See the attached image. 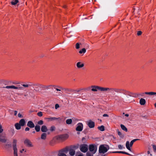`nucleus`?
<instances>
[{
    "label": "nucleus",
    "mask_w": 156,
    "mask_h": 156,
    "mask_svg": "<svg viewBox=\"0 0 156 156\" xmlns=\"http://www.w3.org/2000/svg\"><path fill=\"white\" fill-rule=\"evenodd\" d=\"M68 137H53L50 141V144L53 145L57 143L63 142L67 139Z\"/></svg>",
    "instance_id": "obj_1"
},
{
    "label": "nucleus",
    "mask_w": 156,
    "mask_h": 156,
    "mask_svg": "<svg viewBox=\"0 0 156 156\" xmlns=\"http://www.w3.org/2000/svg\"><path fill=\"white\" fill-rule=\"evenodd\" d=\"M109 146L107 144H102L100 145L99 149V154H104L109 149Z\"/></svg>",
    "instance_id": "obj_2"
},
{
    "label": "nucleus",
    "mask_w": 156,
    "mask_h": 156,
    "mask_svg": "<svg viewBox=\"0 0 156 156\" xmlns=\"http://www.w3.org/2000/svg\"><path fill=\"white\" fill-rule=\"evenodd\" d=\"M42 84L38 83H31V86L34 89V90L36 92H39V90L41 88Z\"/></svg>",
    "instance_id": "obj_3"
},
{
    "label": "nucleus",
    "mask_w": 156,
    "mask_h": 156,
    "mask_svg": "<svg viewBox=\"0 0 156 156\" xmlns=\"http://www.w3.org/2000/svg\"><path fill=\"white\" fill-rule=\"evenodd\" d=\"M140 140V139H134L132 140L130 142V143L129 144V141H126V148L129 151H131V149L130 148V147H132L133 144L134 142H135V141Z\"/></svg>",
    "instance_id": "obj_4"
},
{
    "label": "nucleus",
    "mask_w": 156,
    "mask_h": 156,
    "mask_svg": "<svg viewBox=\"0 0 156 156\" xmlns=\"http://www.w3.org/2000/svg\"><path fill=\"white\" fill-rule=\"evenodd\" d=\"M17 140L15 139L13 140L12 142V146L14 151V156H18L17 155Z\"/></svg>",
    "instance_id": "obj_5"
},
{
    "label": "nucleus",
    "mask_w": 156,
    "mask_h": 156,
    "mask_svg": "<svg viewBox=\"0 0 156 156\" xmlns=\"http://www.w3.org/2000/svg\"><path fill=\"white\" fill-rule=\"evenodd\" d=\"M77 147L75 145H71L69 149V154L71 156H74L75 154V150L77 149Z\"/></svg>",
    "instance_id": "obj_6"
},
{
    "label": "nucleus",
    "mask_w": 156,
    "mask_h": 156,
    "mask_svg": "<svg viewBox=\"0 0 156 156\" xmlns=\"http://www.w3.org/2000/svg\"><path fill=\"white\" fill-rule=\"evenodd\" d=\"M91 90L93 91H97L98 90L101 91H104V87L99 86H92Z\"/></svg>",
    "instance_id": "obj_7"
},
{
    "label": "nucleus",
    "mask_w": 156,
    "mask_h": 156,
    "mask_svg": "<svg viewBox=\"0 0 156 156\" xmlns=\"http://www.w3.org/2000/svg\"><path fill=\"white\" fill-rule=\"evenodd\" d=\"M80 151L83 153H85L87 151L88 146L87 144H83L80 146Z\"/></svg>",
    "instance_id": "obj_8"
},
{
    "label": "nucleus",
    "mask_w": 156,
    "mask_h": 156,
    "mask_svg": "<svg viewBox=\"0 0 156 156\" xmlns=\"http://www.w3.org/2000/svg\"><path fill=\"white\" fill-rule=\"evenodd\" d=\"M76 130L77 131H81L82 130L83 128V125L82 123H78L76 126Z\"/></svg>",
    "instance_id": "obj_9"
},
{
    "label": "nucleus",
    "mask_w": 156,
    "mask_h": 156,
    "mask_svg": "<svg viewBox=\"0 0 156 156\" xmlns=\"http://www.w3.org/2000/svg\"><path fill=\"white\" fill-rule=\"evenodd\" d=\"M7 142V143L4 145V148L5 150L9 151L12 148V144L11 143H9L8 141Z\"/></svg>",
    "instance_id": "obj_10"
},
{
    "label": "nucleus",
    "mask_w": 156,
    "mask_h": 156,
    "mask_svg": "<svg viewBox=\"0 0 156 156\" xmlns=\"http://www.w3.org/2000/svg\"><path fill=\"white\" fill-rule=\"evenodd\" d=\"M24 144L26 146L28 147H33L32 142L28 139H26L24 140Z\"/></svg>",
    "instance_id": "obj_11"
},
{
    "label": "nucleus",
    "mask_w": 156,
    "mask_h": 156,
    "mask_svg": "<svg viewBox=\"0 0 156 156\" xmlns=\"http://www.w3.org/2000/svg\"><path fill=\"white\" fill-rule=\"evenodd\" d=\"M70 146H66L65 147L60 150L58 152L62 153H67L69 151Z\"/></svg>",
    "instance_id": "obj_12"
},
{
    "label": "nucleus",
    "mask_w": 156,
    "mask_h": 156,
    "mask_svg": "<svg viewBox=\"0 0 156 156\" xmlns=\"http://www.w3.org/2000/svg\"><path fill=\"white\" fill-rule=\"evenodd\" d=\"M87 125L90 128H94L95 126V123L91 120H90L87 122Z\"/></svg>",
    "instance_id": "obj_13"
},
{
    "label": "nucleus",
    "mask_w": 156,
    "mask_h": 156,
    "mask_svg": "<svg viewBox=\"0 0 156 156\" xmlns=\"http://www.w3.org/2000/svg\"><path fill=\"white\" fill-rule=\"evenodd\" d=\"M115 88H109L108 87H104V91H109V92H110L113 95L115 94L114 93V90L113 89H115Z\"/></svg>",
    "instance_id": "obj_14"
},
{
    "label": "nucleus",
    "mask_w": 156,
    "mask_h": 156,
    "mask_svg": "<svg viewBox=\"0 0 156 156\" xmlns=\"http://www.w3.org/2000/svg\"><path fill=\"white\" fill-rule=\"evenodd\" d=\"M110 153H121V154H127L129 155H131L129 153H128L126 152H125V151H112V152H109Z\"/></svg>",
    "instance_id": "obj_15"
},
{
    "label": "nucleus",
    "mask_w": 156,
    "mask_h": 156,
    "mask_svg": "<svg viewBox=\"0 0 156 156\" xmlns=\"http://www.w3.org/2000/svg\"><path fill=\"white\" fill-rule=\"evenodd\" d=\"M27 126L30 128H33L34 127L35 125L33 122L29 121L27 122Z\"/></svg>",
    "instance_id": "obj_16"
},
{
    "label": "nucleus",
    "mask_w": 156,
    "mask_h": 156,
    "mask_svg": "<svg viewBox=\"0 0 156 156\" xmlns=\"http://www.w3.org/2000/svg\"><path fill=\"white\" fill-rule=\"evenodd\" d=\"M58 119H60L59 118H56L55 117H51L50 118H45V119L46 120H48V121H52L53 120H56Z\"/></svg>",
    "instance_id": "obj_17"
},
{
    "label": "nucleus",
    "mask_w": 156,
    "mask_h": 156,
    "mask_svg": "<svg viewBox=\"0 0 156 156\" xmlns=\"http://www.w3.org/2000/svg\"><path fill=\"white\" fill-rule=\"evenodd\" d=\"M76 66L78 68H80L83 67L84 66V64L81 62H78L77 63Z\"/></svg>",
    "instance_id": "obj_18"
},
{
    "label": "nucleus",
    "mask_w": 156,
    "mask_h": 156,
    "mask_svg": "<svg viewBox=\"0 0 156 156\" xmlns=\"http://www.w3.org/2000/svg\"><path fill=\"white\" fill-rule=\"evenodd\" d=\"M8 141L6 137H0V142L2 143H5Z\"/></svg>",
    "instance_id": "obj_19"
},
{
    "label": "nucleus",
    "mask_w": 156,
    "mask_h": 156,
    "mask_svg": "<svg viewBox=\"0 0 156 156\" xmlns=\"http://www.w3.org/2000/svg\"><path fill=\"white\" fill-rule=\"evenodd\" d=\"M52 86V85H49L48 86H45L42 84L41 88L44 89V90H48L51 88V87Z\"/></svg>",
    "instance_id": "obj_20"
},
{
    "label": "nucleus",
    "mask_w": 156,
    "mask_h": 156,
    "mask_svg": "<svg viewBox=\"0 0 156 156\" xmlns=\"http://www.w3.org/2000/svg\"><path fill=\"white\" fill-rule=\"evenodd\" d=\"M114 90V91L118 93H122V89L115 88V89H113Z\"/></svg>",
    "instance_id": "obj_21"
},
{
    "label": "nucleus",
    "mask_w": 156,
    "mask_h": 156,
    "mask_svg": "<svg viewBox=\"0 0 156 156\" xmlns=\"http://www.w3.org/2000/svg\"><path fill=\"white\" fill-rule=\"evenodd\" d=\"M89 149L90 152H94L95 150V146L93 145H90L89 147Z\"/></svg>",
    "instance_id": "obj_22"
},
{
    "label": "nucleus",
    "mask_w": 156,
    "mask_h": 156,
    "mask_svg": "<svg viewBox=\"0 0 156 156\" xmlns=\"http://www.w3.org/2000/svg\"><path fill=\"white\" fill-rule=\"evenodd\" d=\"M144 94H148V95H156V92H145L144 93ZM144 94V93H143L141 95V96H143V94Z\"/></svg>",
    "instance_id": "obj_23"
},
{
    "label": "nucleus",
    "mask_w": 156,
    "mask_h": 156,
    "mask_svg": "<svg viewBox=\"0 0 156 156\" xmlns=\"http://www.w3.org/2000/svg\"><path fill=\"white\" fill-rule=\"evenodd\" d=\"M19 124L21 126H23L25 125V121L24 119H21L19 121Z\"/></svg>",
    "instance_id": "obj_24"
},
{
    "label": "nucleus",
    "mask_w": 156,
    "mask_h": 156,
    "mask_svg": "<svg viewBox=\"0 0 156 156\" xmlns=\"http://www.w3.org/2000/svg\"><path fill=\"white\" fill-rule=\"evenodd\" d=\"M41 131L42 132H45L48 131V129L47 127L44 125L42 126L41 128Z\"/></svg>",
    "instance_id": "obj_25"
},
{
    "label": "nucleus",
    "mask_w": 156,
    "mask_h": 156,
    "mask_svg": "<svg viewBox=\"0 0 156 156\" xmlns=\"http://www.w3.org/2000/svg\"><path fill=\"white\" fill-rule=\"evenodd\" d=\"M96 151V150H95V151L91 153L90 152H87L86 153V156H93V154H95Z\"/></svg>",
    "instance_id": "obj_26"
},
{
    "label": "nucleus",
    "mask_w": 156,
    "mask_h": 156,
    "mask_svg": "<svg viewBox=\"0 0 156 156\" xmlns=\"http://www.w3.org/2000/svg\"><path fill=\"white\" fill-rule=\"evenodd\" d=\"M146 101L145 99L142 98L140 100V103L141 105H144Z\"/></svg>",
    "instance_id": "obj_27"
},
{
    "label": "nucleus",
    "mask_w": 156,
    "mask_h": 156,
    "mask_svg": "<svg viewBox=\"0 0 156 156\" xmlns=\"http://www.w3.org/2000/svg\"><path fill=\"white\" fill-rule=\"evenodd\" d=\"M15 128L17 130H19L21 129V126L20 124H19L18 123H16L15 124Z\"/></svg>",
    "instance_id": "obj_28"
},
{
    "label": "nucleus",
    "mask_w": 156,
    "mask_h": 156,
    "mask_svg": "<svg viewBox=\"0 0 156 156\" xmlns=\"http://www.w3.org/2000/svg\"><path fill=\"white\" fill-rule=\"evenodd\" d=\"M64 90L67 93H68V92H72L76 91L75 90L69 88H65L64 89Z\"/></svg>",
    "instance_id": "obj_29"
},
{
    "label": "nucleus",
    "mask_w": 156,
    "mask_h": 156,
    "mask_svg": "<svg viewBox=\"0 0 156 156\" xmlns=\"http://www.w3.org/2000/svg\"><path fill=\"white\" fill-rule=\"evenodd\" d=\"M16 88H14L15 89H18V90H23L24 88L20 85H18L17 87H16Z\"/></svg>",
    "instance_id": "obj_30"
},
{
    "label": "nucleus",
    "mask_w": 156,
    "mask_h": 156,
    "mask_svg": "<svg viewBox=\"0 0 156 156\" xmlns=\"http://www.w3.org/2000/svg\"><path fill=\"white\" fill-rule=\"evenodd\" d=\"M120 126H121V129L125 131L126 132H127V128L124 125H123L122 124H121L120 125Z\"/></svg>",
    "instance_id": "obj_31"
},
{
    "label": "nucleus",
    "mask_w": 156,
    "mask_h": 156,
    "mask_svg": "<svg viewBox=\"0 0 156 156\" xmlns=\"http://www.w3.org/2000/svg\"><path fill=\"white\" fill-rule=\"evenodd\" d=\"M3 88H6L7 89H9V88H16V86L12 85V86H7L6 87H3Z\"/></svg>",
    "instance_id": "obj_32"
},
{
    "label": "nucleus",
    "mask_w": 156,
    "mask_h": 156,
    "mask_svg": "<svg viewBox=\"0 0 156 156\" xmlns=\"http://www.w3.org/2000/svg\"><path fill=\"white\" fill-rule=\"evenodd\" d=\"M98 129L101 131H104L105 130L104 126L102 125L101 126H98Z\"/></svg>",
    "instance_id": "obj_33"
},
{
    "label": "nucleus",
    "mask_w": 156,
    "mask_h": 156,
    "mask_svg": "<svg viewBox=\"0 0 156 156\" xmlns=\"http://www.w3.org/2000/svg\"><path fill=\"white\" fill-rule=\"evenodd\" d=\"M18 2V0H12V1L11 2V3L12 5H15Z\"/></svg>",
    "instance_id": "obj_34"
},
{
    "label": "nucleus",
    "mask_w": 156,
    "mask_h": 156,
    "mask_svg": "<svg viewBox=\"0 0 156 156\" xmlns=\"http://www.w3.org/2000/svg\"><path fill=\"white\" fill-rule=\"evenodd\" d=\"M35 127V129L37 132H39L40 130V126L39 125H36Z\"/></svg>",
    "instance_id": "obj_35"
},
{
    "label": "nucleus",
    "mask_w": 156,
    "mask_h": 156,
    "mask_svg": "<svg viewBox=\"0 0 156 156\" xmlns=\"http://www.w3.org/2000/svg\"><path fill=\"white\" fill-rule=\"evenodd\" d=\"M31 83H29V84H21V86H22L24 87H31Z\"/></svg>",
    "instance_id": "obj_36"
},
{
    "label": "nucleus",
    "mask_w": 156,
    "mask_h": 156,
    "mask_svg": "<svg viewBox=\"0 0 156 156\" xmlns=\"http://www.w3.org/2000/svg\"><path fill=\"white\" fill-rule=\"evenodd\" d=\"M72 122V120L71 119H67L66 121V123L67 124H71Z\"/></svg>",
    "instance_id": "obj_37"
},
{
    "label": "nucleus",
    "mask_w": 156,
    "mask_h": 156,
    "mask_svg": "<svg viewBox=\"0 0 156 156\" xmlns=\"http://www.w3.org/2000/svg\"><path fill=\"white\" fill-rule=\"evenodd\" d=\"M86 52V49L85 48H83L81 50H80L79 51V53L80 54H82V53H85Z\"/></svg>",
    "instance_id": "obj_38"
},
{
    "label": "nucleus",
    "mask_w": 156,
    "mask_h": 156,
    "mask_svg": "<svg viewBox=\"0 0 156 156\" xmlns=\"http://www.w3.org/2000/svg\"><path fill=\"white\" fill-rule=\"evenodd\" d=\"M58 156H67L65 153H62L59 152H58Z\"/></svg>",
    "instance_id": "obj_39"
},
{
    "label": "nucleus",
    "mask_w": 156,
    "mask_h": 156,
    "mask_svg": "<svg viewBox=\"0 0 156 156\" xmlns=\"http://www.w3.org/2000/svg\"><path fill=\"white\" fill-rule=\"evenodd\" d=\"M55 127L54 126H52L50 128V131L51 132H52L55 130Z\"/></svg>",
    "instance_id": "obj_40"
},
{
    "label": "nucleus",
    "mask_w": 156,
    "mask_h": 156,
    "mask_svg": "<svg viewBox=\"0 0 156 156\" xmlns=\"http://www.w3.org/2000/svg\"><path fill=\"white\" fill-rule=\"evenodd\" d=\"M122 93L124 94L127 95L128 91H127L123 89H122Z\"/></svg>",
    "instance_id": "obj_41"
},
{
    "label": "nucleus",
    "mask_w": 156,
    "mask_h": 156,
    "mask_svg": "<svg viewBox=\"0 0 156 156\" xmlns=\"http://www.w3.org/2000/svg\"><path fill=\"white\" fill-rule=\"evenodd\" d=\"M88 129H85L83 131V133L84 134H88Z\"/></svg>",
    "instance_id": "obj_42"
},
{
    "label": "nucleus",
    "mask_w": 156,
    "mask_h": 156,
    "mask_svg": "<svg viewBox=\"0 0 156 156\" xmlns=\"http://www.w3.org/2000/svg\"><path fill=\"white\" fill-rule=\"evenodd\" d=\"M43 123V121L42 120H40L38 122V124L39 125H42Z\"/></svg>",
    "instance_id": "obj_43"
},
{
    "label": "nucleus",
    "mask_w": 156,
    "mask_h": 156,
    "mask_svg": "<svg viewBox=\"0 0 156 156\" xmlns=\"http://www.w3.org/2000/svg\"><path fill=\"white\" fill-rule=\"evenodd\" d=\"M142 32L141 31H137V35L138 36H140L141 35Z\"/></svg>",
    "instance_id": "obj_44"
},
{
    "label": "nucleus",
    "mask_w": 156,
    "mask_h": 156,
    "mask_svg": "<svg viewBox=\"0 0 156 156\" xmlns=\"http://www.w3.org/2000/svg\"><path fill=\"white\" fill-rule=\"evenodd\" d=\"M37 115L39 117H41L42 116V112H40L37 113Z\"/></svg>",
    "instance_id": "obj_45"
},
{
    "label": "nucleus",
    "mask_w": 156,
    "mask_h": 156,
    "mask_svg": "<svg viewBox=\"0 0 156 156\" xmlns=\"http://www.w3.org/2000/svg\"><path fill=\"white\" fill-rule=\"evenodd\" d=\"M138 95L139 94H136L133 93L132 97L136 98L138 97Z\"/></svg>",
    "instance_id": "obj_46"
},
{
    "label": "nucleus",
    "mask_w": 156,
    "mask_h": 156,
    "mask_svg": "<svg viewBox=\"0 0 156 156\" xmlns=\"http://www.w3.org/2000/svg\"><path fill=\"white\" fill-rule=\"evenodd\" d=\"M80 44H79L78 43H77L76 44V48L77 49H79L80 48Z\"/></svg>",
    "instance_id": "obj_47"
},
{
    "label": "nucleus",
    "mask_w": 156,
    "mask_h": 156,
    "mask_svg": "<svg viewBox=\"0 0 156 156\" xmlns=\"http://www.w3.org/2000/svg\"><path fill=\"white\" fill-rule=\"evenodd\" d=\"M132 94L133 93L128 91L127 95L128 96H129L130 97H132V96H133Z\"/></svg>",
    "instance_id": "obj_48"
},
{
    "label": "nucleus",
    "mask_w": 156,
    "mask_h": 156,
    "mask_svg": "<svg viewBox=\"0 0 156 156\" xmlns=\"http://www.w3.org/2000/svg\"><path fill=\"white\" fill-rule=\"evenodd\" d=\"M153 148L154 151L156 152V145H153Z\"/></svg>",
    "instance_id": "obj_49"
},
{
    "label": "nucleus",
    "mask_w": 156,
    "mask_h": 156,
    "mask_svg": "<svg viewBox=\"0 0 156 156\" xmlns=\"http://www.w3.org/2000/svg\"><path fill=\"white\" fill-rule=\"evenodd\" d=\"M59 107V105L58 104H56L55 105V109H57Z\"/></svg>",
    "instance_id": "obj_50"
},
{
    "label": "nucleus",
    "mask_w": 156,
    "mask_h": 156,
    "mask_svg": "<svg viewBox=\"0 0 156 156\" xmlns=\"http://www.w3.org/2000/svg\"><path fill=\"white\" fill-rule=\"evenodd\" d=\"M47 136V133H43L41 135V136Z\"/></svg>",
    "instance_id": "obj_51"
},
{
    "label": "nucleus",
    "mask_w": 156,
    "mask_h": 156,
    "mask_svg": "<svg viewBox=\"0 0 156 156\" xmlns=\"http://www.w3.org/2000/svg\"><path fill=\"white\" fill-rule=\"evenodd\" d=\"M3 129L2 128V126L0 124V133L2 132Z\"/></svg>",
    "instance_id": "obj_52"
},
{
    "label": "nucleus",
    "mask_w": 156,
    "mask_h": 156,
    "mask_svg": "<svg viewBox=\"0 0 156 156\" xmlns=\"http://www.w3.org/2000/svg\"><path fill=\"white\" fill-rule=\"evenodd\" d=\"M18 116L20 118H22L23 117V116L20 113L18 114Z\"/></svg>",
    "instance_id": "obj_53"
},
{
    "label": "nucleus",
    "mask_w": 156,
    "mask_h": 156,
    "mask_svg": "<svg viewBox=\"0 0 156 156\" xmlns=\"http://www.w3.org/2000/svg\"><path fill=\"white\" fill-rule=\"evenodd\" d=\"M117 133L118 135L119 136H120L121 135V132L119 131L118 130H117Z\"/></svg>",
    "instance_id": "obj_54"
},
{
    "label": "nucleus",
    "mask_w": 156,
    "mask_h": 156,
    "mask_svg": "<svg viewBox=\"0 0 156 156\" xmlns=\"http://www.w3.org/2000/svg\"><path fill=\"white\" fill-rule=\"evenodd\" d=\"M118 148L119 149H121L122 148V146L121 145H119L118 146Z\"/></svg>",
    "instance_id": "obj_55"
},
{
    "label": "nucleus",
    "mask_w": 156,
    "mask_h": 156,
    "mask_svg": "<svg viewBox=\"0 0 156 156\" xmlns=\"http://www.w3.org/2000/svg\"><path fill=\"white\" fill-rule=\"evenodd\" d=\"M150 154V156H152V154H151L150 151H147V155L148 156Z\"/></svg>",
    "instance_id": "obj_56"
},
{
    "label": "nucleus",
    "mask_w": 156,
    "mask_h": 156,
    "mask_svg": "<svg viewBox=\"0 0 156 156\" xmlns=\"http://www.w3.org/2000/svg\"><path fill=\"white\" fill-rule=\"evenodd\" d=\"M16 94L18 95H23V93H16Z\"/></svg>",
    "instance_id": "obj_57"
},
{
    "label": "nucleus",
    "mask_w": 156,
    "mask_h": 156,
    "mask_svg": "<svg viewBox=\"0 0 156 156\" xmlns=\"http://www.w3.org/2000/svg\"><path fill=\"white\" fill-rule=\"evenodd\" d=\"M29 130L30 128L28 127H26L25 129V130L26 131H29Z\"/></svg>",
    "instance_id": "obj_58"
},
{
    "label": "nucleus",
    "mask_w": 156,
    "mask_h": 156,
    "mask_svg": "<svg viewBox=\"0 0 156 156\" xmlns=\"http://www.w3.org/2000/svg\"><path fill=\"white\" fill-rule=\"evenodd\" d=\"M14 112V115L16 116L18 112L17 111H15Z\"/></svg>",
    "instance_id": "obj_59"
},
{
    "label": "nucleus",
    "mask_w": 156,
    "mask_h": 156,
    "mask_svg": "<svg viewBox=\"0 0 156 156\" xmlns=\"http://www.w3.org/2000/svg\"><path fill=\"white\" fill-rule=\"evenodd\" d=\"M103 117H108L109 116V115L108 114H104L103 115Z\"/></svg>",
    "instance_id": "obj_60"
},
{
    "label": "nucleus",
    "mask_w": 156,
    "mask_h": 156,
    "mask_svg": "<svg viewBox=\"0 0 156 156\" xmlns=\"http://www.w3.org/2000/svg\"><path fill=\"white\" fill-rule=\"evenodd\" d=\"M69 136V135L68 134H66L64 135L63 136Z\"/></svg>",
    "instance_id": "obj_61"
},
{
    "label": "nucleus",
    "mask_w": 156,
    "mask_h": 156,
    "mask_svg": "<svg viewBox=\"0 0 156 156\" xmlns=\"http://www.w3.org/2000/svg\"><path fill=\"white\" fill-rule=\"evenodd\" d=\"M46 137H41V138L43 140H45Z\"/></svg>",
    "instance_id": "obj_62"
},
{
    "label": "nucleus",
    "mask_w": 156,
    "mask_h": 156,
    "mask_svg": "<svg viewBox=\"0 0 156 156\" xmlns=\"http://www.w3.org/2000/svg\"><path fill=\"white\" fill-rule=\"evenodd\" d=\"M24 150V149H22V150H21L20 151V152L21 153H22L23 152V151Z\"/></svg>",
    "instance_id": "obj_63"
},
{
    "label": "nucleus",
    "mask_w": 156,
    "mask_h": 156,
    "mask_svg": "<svg viewBox=\"0 0 156 156\" xmlns=\"http://www.w3.org/2000/svg\"><path fill=\"white\" fill-rule=\"evenodd\" d=\"M78 156H84L83 155V154H81L79 155Z\"/></svg>",
    "instance_id": "obj_64"
}]
</instances>
